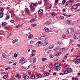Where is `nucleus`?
<instances>
[{
	"instance_id": "1",
	"label": "nucleus",
	"mask_w": 80,
	"mask_h": 80,
	"mask_svg": "<svg viewBox=\"0 0 80 80\" xmlns=\"http://www.w3.org/2000/svg\"><path fill=\"white\" fill-rule=\"evenodd\" d=\"M68 32L70 36H72L73 34V30L72 28H69L68 29Z\"/></svg>"
},
{
	"instance_id": "2",
	"label": "nucleus",
	"mask_w": 80,
	"mask_h": 80,
	"mask_svg": "<svg viewBox=\"0 0 80 80\" xmlns=\"http://www.w3.org/2000/svg\"><path fill=\"white\" fill-rule=\"evenodd\" d=\"M47 38L46 37V36L44 35L40 37V40H41L42 41H45L46 40H47Z\"/></svg>"
},
{
	"instance_id": "3",
	"label": "nucleus",
	"mask_w": 80,
	"mask_h": 80,
	"mask_svg": "<svg viewBox=\"0 0 80 80\" xmlns=\"http://www.w3.org/2000/svg\"><path fill=\"white\" fill-rule=\"evenodd\" d=\"M80 37V34L78 33H76L74 35V38L75 39H78Z\"/></svg>"
},
{
	"instance_id": "4",
	"label": "nucleus",
	"mask_w": 80,
	"mask_h": 80,
	"mask_svg": "<svg viewBox=\"0 0 80 80\" xmlns=\"http://www.w3.org/2000/svg\"><path fill=\"white\" fill-rule=\"evenodd\" d=\"M77 8H78V5L77 4L73 5L71 8L72 10H73V9H76L77 10Z\"/></svg>"
},
{
	"instance_id": "5",
	"label": "nucleus",
	"mask_w": 80,
	"mask_h": 80,
	"mask_svg": "<svg viewBox=\"0 0 80 80\" xmlns=\"http://www.w3.org/2000/svg\"><path fill=\"white\" fill-rule=\"evenodd\" d=\"M32 60L34 63H35L37 62V59H36V58L33 57L32 58Z\"/></svg>"
},
{
	"instance_id": "6",
	"label": "nucleus",
	"mask_w": 80,
	"mask_h": 80,
	"mask_svg": "<svg viewBox=\"0 0 80 80\" xmlns=\"http://www.w3.org/2000/svg\"><path fill=\"white\" fill-rule=\"evenodd\" d=\"M61 54H62V53L61 52H58V53H57L56 54V57H58L59 56H60V55H61Z\"/></svg>"
},
{
	"instance_id": "7",
	"label": "nucleus",
	"mask_w": 80,
	"mask_h": 80,
	"mask_svg": "<svg viewBox=\"0 0 80 80\" xmlns=\"http://www.w3.org/2000/svg\"><path fill=\"white\" fill-rule=\"evenodd\" d=\"M36 77L38 78H42V75L41 74H39L38 75H37Z\"/></svg>"
},
{
	"instance_id": "8",
	"label": "nucleus",
	"mask_w": 80,
	"mask_h": 80,
	"mask_svg": "<svg viewBox=\"0 0 80 80\" xmlns=\"http://www.w3.org/2000/svg\"><path fill=\"white\" fill-rule=\"evenodd\" d=\"M43 12V10H42V9H39L38 11V14H41V13H42Z\"/></svg>"
},
{
	"instance_id": "9",
	"label": "nucleus",
	"mask_w": 80,
	"mask_h": 80,
	"mask_svg": "<svg viewBox=\"0 0 80 80\" xmlns=\"http://www.w3.org/2000/svg\"><path fill=\"white\" fill-rule=\"evenodd\" d=\"M44 30L45 31V32H49V29L45 28L44 29Z\"/></svg>"
},
{
	"instance_id": "10",
	"label": "nucleus",
	"mask_w": 80,
	"mask_h": 80,
	"mask_svg": "<svg viewBox=\"0 0 80 80\" xmlns=\"http://www.w3.org/2000/svg\"><path fill=\"white\" fill-rule=\"evenodd\" d=\"M67 70V71L68 72V73H70L71 72H72V69L70 68H68V69H66Z\"/></svg>"
},
{
	"instance_id": "11",
	"label": "nucleus",
	"mask_w": 80,
	"mask_h": 80,
	"mask_svg": "<svg viewBox=\"0 0 80 80\" xmlns=\"http://www.w3.org/2000/svg\"><path fill=\"white\" fill-rule=\"evenodd\" d=\"M79 63H80V60H77V61H76L75 62V63L76 65L78 64Z\"/></svg>"
},
{
	"instance_id": "12",
	"label": "nucleus",
	"mask_w": 80,
	"mask_h": 80,
	"mask_svg": "<svg viewBox=\"0 0 80 80\" xmlns=\"http://www.w3.org/2000/svg\"><path fill=\"white\" fill-rule=\"evenodd\" d=\"M3 13L2 12H0V18L3 17Z\"/></svg>"
},
{
	"instance_id": "13",
	"label": "nucleus",
	"mask_w": 80,
	"mask_h": 80,
	"mask_svg": "<svg viewBox=\"0 0 80 80\" xmlns=\"http://www.w3.org/2000/svg\"><path fill=\"white\" fill-rule=\"evenodd\" d=\"M35 47H40V45L38 43H36L35 44Z\"/></svg>"
},
{
	"instance_id": "14",
	"label": "nucleus",
	"mask_w": 80,
	"mask_h": 80,
	"mask_svg": "<svg viewBox=\"0 0 80 80\" xmlns=\"http://www.w3.org/2000/svg\"><path fill=\"white\" fill-rule=\"evenodd\" d=\"M30 8L32 11H34L35 10V7L34 6L33 7H31Z\"/></svg>"
},
{
	"instance_id": "15",
	"label": "nucleus",
	"mask_w": 80,
	"mask_h": 80,
	"mask_svg": "<svg viewBox=\"0 0 80 80\" xmlns=\"http://www.w3.org/2000/svg\"><path fill=\"white\" fill-rule=\"evenodd\" d=\"M18 41V39H16L15 40H14L12 41V43H14L17 42Z\"/></svg>"
},
{
	"instance_id": "16",
	"label": "nucleus",
	"mask_w": 80,
	"mask_h": 80,
	"mask_svg": "<svg viewBox=\"0 0 80 80\" xmlns=\"http://www.w3.org/2000/svg\"><path fill=\"white\" fill-rule=\"evenodd\" d=\"M69 67H70V66L69 65H67L64 68L66 70H67V69H68V68H69Z\"/></svg>"
},
{
	"instance_id": "17",
	"label": "nucleus",
	"mask_w": 80,
	"mask_h": 80,
	"mask_svg": "<svg viewBox=\"0 0 80 80\" xmlns=\"http://www.w3.org/2000/svg\"><path fill=\"white\" fill-rule=\"evenodd\" d=\"M33 34H30V35L28 36V38L30 39L32 38V37H33Z\"/></svg>"
},
{
	"instance_id": "18",
	"label": "nucleus",
	"mask_w": 80,
	"mask_h": 80,
	"mask_svg": "<svg viewBox=\"0 0 80 80\" xmlns=\"http://www.w3.org/2000/svg\"><path fill=\"white\" fill-rule=\"evenodd\" d=\"M60 67L58 66H57V67L56 68V70L57 71L60 70Z\"/></svg>"
},
{
	"instance_id": "19",
	"label": "nucleus",
	"mask_w": 80,
	"mask_h": 80,
	"mask_svg": "<svg viewBox=\"0 0 80 80\" xmlns=\"http://www.w3.org/2000/svg\"><path fill=\"white\" fill-rule=\"evenodd\" d=\"M53 48V45H51L49 46V49H52V48Z\"/></svg>"
},
{
	"instance_id": "20",
	"label": "nucleus",
	"mask_w": 80,
	"mask_h": 80,
	"mask_svg": "<svg viewBox=\"0 0 80 80\" xmlns=\"http://www.w3.org/2000/svg\"><path fill=\"white\" fill-rule=\"evenodd\" d=\"M6 25H7V23L6 22H4L2 24V27H4Z\"/></svg>"
},
{
	"instance_id": "21",
	"label": "nucleus",
	"mask_w": 80,
	"mask_h": 80,
	"mask_svg": "<svg viewBox=\"0 0 80 80\" xmlns=\"http://www.w3.org/2000/svg\"><path fill=\"white\" fill-rule=\"evenodd\" d=\"M59 18L62 20V19H64V17L62 16H61L59 17Z\"/></svg>"
},
{
	"instance_id": "22",
	"label": "nucleus",
	"mask_w": 80,
	"mask_h": 80,
	"mask_svg": "<svg viewBox=\"0 0 80 80\" xmlns=\"http://www.w3.org/2000/svg\"><path fill=\"white\" fill-rule=\"evenodd\" d=\"M50 22L49 21H48L45 22V24H47V25H49V24H50Z\"/></svg>"
},
{
	"instance_id": "23",
	"label": "nucleus",
	"mask_w": 80,
	"mask_h": 80,
	"mask_svg": "<svg viewBox=\"0 0 80 80\" xmlns=\"http://www.w3.org/2000/svg\"><path fill=\"white\" fill-rule=\"evenodd\" d=\"M8 77V76L7 75H5L4 76H3V78L4 79H5L6 78H7Z\"/></svg>"
},
{
	"instance_id": "24",
	"label": "nucleus",
	"mask_w": 80,
	"mask_h": 80,
	"mask_svg": "<svg viewBox=\"0 0 80 80\" xmlns=\"http://www.w3.org/2000/svg\"><path fill=\"white\" fill-rule=\"evenodd\" d=\"M34 7V3H32L31 4V6L30 7V8H31V7Z\"/></svg>"
},
{
	"instance_id": "25",
	"label": "nucleus",
	"mask_w": 80,
	"mask_h": 80,
	"mask_svg": "<svg viewBox=\"0 0 80 80\" xmlns=\"http://www.w3.org/2000/svg\"><path fill=\"white\" fill-rule=\"evenodd\" d=\"M45 60H47V58H43L42 59V62H45Z\"/></svg>"
},
{
	"instance_id": "26",
	"label": "nucleus",
	"mask_w": 80,
	"mask_h": 80,
	"mask_svg": "<svg viewBox=\"0 0 80 80\" xmlns=\"http://www.w3.org/2000/svg\"><path fill=\"white\" fill-rule=\"evenodd\" d=\"M2 57L3 58H5V57H6L5 54L3 53L2 54Z\"/></svg>"
},
{
	"instance_id": "27",
	"label": "nucleus",
	"mask_w": 80,
	"mask_h": 80,
	"mask_svg": "<svg viewBox=\"0 0 80 80\" xmlns=\"http://www.w3.org/2000/svg\"><path fill=\"white\" fill-rule=\"evenodd\" d=\"M64 74H68V73H69L68 72V71H67V70H66L64 72Z\"/></svg>"
},
{
	"instance_id": "28",
	"label": "nucleus",
	"mask_w": 80,
	"mask_h": 80,
	"mask_svg": "<svg viewBox=\"0 0 80 80\" xmlns=\"http://www.w3.org/2000/svg\"><path fill=\"white\" fill-rule=\"evenodd\" d=\"M29 77L28 76H26L24 77L25 79H28Z\"/></svg>"
},
{
	"instance_id": "29",
	"label": "nucleus",
	"mask_w": 80,
	"mask_h": 80,
	"mask_svg": "<svg viewBox=\"0 0 80 80\" xmlns=\"http://www.w3.org/2000/svg\"><path fill=\"white\" fill-rule=\"evenodd\" d=\"M44 75L45 76H48L49 75V73L48 72L44 74Z\"/></svg>"
},
{
	"instance_id": "30",
	"label": "nucleus",
	"mask_w": 80,
	"mask_h": 80,
	"mask_svg": "<svg viewBox=\"0 0 80 80\" xmlns=\"http://www.w3.org/2000/svg\"><path fill=\"white\" fill-rule=\"evenodd\" d=\"M31 25V26H32L33 27H36L37 26V24H32Z\"/></svg>"
},
{
	"instance_id": "31",
	"label": "nucleus",
	"mask_w": 80,
	"mask_h": 80,
	"mask_svg": "<svg viewBox=\"0 0 80 80\" xmlns=\"http://www.w3.org/2000/svg\"><path fill=\"white\" fill-rule=\"evenodd\" d=\"M30 66H29L28 67H23V68H24V69H28V67H30Z\"/></svg>"
},
{
	"instance_id": "32",
	"label": "nucleus",
	"mask_w": 80,
	"mask_h": 80,
	"mask_svg": "<svg viewBox=\"0 0 80 80\" xmlns=\"http://www.w3.org/2000/svg\"><path fill=\"white\" fill-rule=\"evenodd\" d=\"M26 61L25 59H24L23 60H22V63H25V62Z\"/></svg>"
},
{
	"instance_id": "33",
	"label": "nucleus",
	"mask_w": 80,
	"mask_h": 80,
	"mask_svg": "<svg viewBox=\"0 0 80 80\" xmlns=\"http://www.w3.org/2000/svg\"><path fill=\"white\" fill-rule=\"evenodd\" d=\"M67 22H68L69 23H72V22L70 20H68L67 21Z\"/></svg>"
},
{
	"instance_id": "34",
	"label": "nucleus",
	"mask_w": 80,
	"mask_h": 80,
	"mask_svg": "<svg viewBox=\"0 0 80 80\" xmlns=\"http://www.w3.org/2000/svg\"><path fill=\"white\" fill-rule=\"evenodd\" d=\"M32 79H35V76H32L31 77Z\"/></svg>"
},
{
	"instance_id": "35",
	"label": "nucleus",
	"mask_w": 80,
	"mask_h": 80,
	"mask_svg": "<svg viewBox=\"0 0 80 80\" xmlns=\"http://www.w3.org/2000/svg\"><path fill=\"white\" fill-rule=\"evenodd\" d=\"M34 42L33 40H31L30 42L31 44H33V43H34Z\"/></svg>"
},
{
	"instance_id": "36",
	"label": "nucleus",
	"mask_w": 80,
	"mask_h": 80,
	"mask_svg": "<svg viewBox=\"0 0 80 80\" xmlns=\"http://www.w3.org/2000/svg\"><path fill=\"white\" fill-rule=\"evenodd\" d=\"M37 5H38V3L37 2H35V3H34V7H35L37 6Z\"/></svg>"
},
{
	"instance_id": "37",
	"label": "nucleus",
	"mask_w": 80,
	"mask_h": 80,
	"mask_svg": "<svg viewBox=\"0 0 80 80\" xmlns=\"http://www.w3.org/2000/svg\"><path fill=\"white\" fill-rule=\"evenodd\" d=\"M76 58H77V60H80V56H78Z\"/></svg>"
},
{
	"instance_id": "38",
	"label": "nucleus",
	"mask_w": 80,
	"mask_h": 80,
	"mask_svg": "<svg viewBox=\"0 0 80 80\" xmlns=\"http://www.w3.org/2000/svg\"><path fill=\"white\" fill-rule=\"evenodd\" d=\"M14 56L15 58H16V57H17V56H18V55L17 54H16L15 53L14 54Z\"/></svg>"
},
{
	"instance_id": "39",
	"label": "nucleus",
	"mask_w": 80,
	"mask_h": 80,
	"mask_svg": "<svg viewBox=\"0 0 80 80\" xmlns=\"http://www.w3.org/2000/svg\"><path fill=\"white\" fill-rule=\"evenodd\" d=\"M43 2H44L45 4L46 5H47V0H44Z\"/></svg>"
},
{
	"instance_id": "40",
	"label": "nucleus",
	"mask_w": 80,
	"mask_h": 80,
	"mask_svg": "<svg viewBox=\"0 0 80 80\" xmlns=\"http://www.w3.org/2000/svg\"><path fill=\"white\" fill-rule=\"evenodd\" d=\"M44 43L45 45H47L48 43V41H45L44 42Z\"/></svg>"
},
{
	"instance_id": "41",
	"label": "nucleus",
	"mask_w": 80,
	"mask_h": 80,
	"mask_svg": "<svg viewBox=\"0 0 80 80\" xmlns=\"http://www.w3.org/2000/svg\"><path fill=\"white\" fill-rule=\"evenodd\" d=\"M29 47H30V48H33V47H35V46H33L32 45H30Z\"/></svg>"
},
{
	"instance_id": "42",
	"label": "nucleus",
	"mask_w": 80,
	"mask_h": 80,
	"mask_svg": "<svg viewBox=\"0 0 80 80\" xmlns=\"http://www.w3.org/2000/svg\"><path fill=\"white\" fill-rule=\"evenodd\" d=\"M71 43H72V40L70 39L69 44H70Z\"/></svg>"
},
{
	"instance_id": "43",
	"label": "nucleus",
	"mask_w": 80,
	"mask_h": 80,
	"mask_svg": "<svg viewBox=\"0 0 80 80\" xmlns=\"http://www.w3.org/2000/svg\"><path fill=\"white\" fill-rule=\"evenodd\" d=\"M51 7H52V4H50V5L48 7V8H51Z\"/></svg>"
},
{
	"instance_id": "44",
	"label": "nucleus",
	"mask_w": 80,
	"mask_h": 80,
	"mask_svg": "<svg viewBox=\"0 0 80 80\" xmlns=\"http://www.w3.org/2000/svg\"><path fill=\"white\" fill-rule=\"evenodd\" d=\"M24 11L25 12L26 11H28V8H26Z\"/></svg>"
},
{
	"instance_id": "45",
	"label": "nucleus",
	"mask_w": 80,
	"mask_h": 80,
	"mask_svg": "<svg viewBox=\"0 0 80 80\" xmlns=\"http://www.w3.org/2000/svg\"><path fill=\"white\" fill-rule=\"evenodd\" d=\"M35 50H32V53H35Z\"/></svg>"
},
{
	"instance_id": "46",
	"label": "nucleus",
	"mask_w": 80,
	"mask_h": 80,
	"mask_svg": "<svg viewBox=\"0 0 80 80\" xmlns=\"http://www.w3.org/2000/svg\"><path fill=\"white\" fill-rule=\"evenodd\" d=\"M20 75L19 74H16L15 75V77H18Z\"/></svg>"
},
{
	"instance_id": "47",
	"label": "nucleus",
	"mask_w": 80,
	"mask_h": 80,
	"mask_svg": "<svg viewBox=\"0 0 80 80\" xmlns=\"http://www.w3.org/2000/svg\"><path fill=\"white\" fill-rule=\"evenodd\" d=\"M9 18V16H7L6 18V20H8Z\"/></svg>"
},
{
	"instance_id": "48",
	"label": "nucleus",
	"mask_w": 80,
	"mask_h": 80,
	"mask_svg": "<svg viewBox=\"0 0 80 80\" xmlns=\"http://www.w3.org/2000/svg\"><path fill=\"white\" fill-rule=\"evenodd\" d=\"M62 3L63 4H65V0H63V1H62Z\"/></svg>"
},
{
	"instance_id": "49",
	"label": "nucleus",
	"mask_w": 80,
	"mask_h": 80,
	"mask_svg": "<svg viewBox=\"0 0 80 80\" xmlns=\"http://www.w3.org/2000/svg\"><path fill=\"white\" fill-rule=\"evenodd\" d=\"M52 17H54V16H55V13L54 12H53L52 13Z\"/></svg>"
},
{
	"instance_id": "50",
	"label": "nucleus",
	"mask_w": 80,
	"mask_h": 80,
	"mask_svg": "<svg viewBox=\"0 0 80 80\" xmlns=\"http://www.w3.org/2000/svg\"><path fill=\"white\" fill-rule=\"evenodd\" d=\"M66 37V35H65V34H63L62 35V37H63V38H65V37Z\"/></svg>"
},
{
	"instance_id": "51",
	"label": "nucleus",
	"mask_w": 80,
	"mask_h": 80,
	"mask_svg": "<svg viewBox=\"0 0 80 80\" xmlns=\"http://www.w3.org/2000/svg\"><path fill=\"white\" fill-rule=\"evenodd\" d=\"M9 69H10V67H8V68H5V70H9Z\"/></svg>"
},
{
	"instance_id": "52",
	"label": "nucleus",
	"mask_w": 80,
	"mask_h": 80,
	"mask_svg": "<svg viewBox=\"0 0 80 80\" xmlns=\"http://www.w3.org/2000/svg\"><path fill=\"white\" fill-rule=\"evenodd\" d=\"M19 44L17 43L16 45V47H19Z\"/></svg>"
},
{
	"instance_id": "53",
	"label": "nucleus",
	"mask_w": 80,
	"mask_h": 80,
	"mask_svg": "<svg viewBox=\"0 0 80 80\" xmlns=\"http://www.w3.org/2000/svg\"><path fill=\"white\" fill-rule=\"evenodd\" d=\"M19 63H22V61L20 59L19 62Z\"/></svg>"
},
{
	"instance_id": "54",
	"label": "nucleus",
	"mask_w": 80,
	"mask_h": 80,
	"mask_svg": "<svg viewBox=\"0 0 80 80\" xmlns=\"http://www.w3.org/2000/svg\"><path fill=\"white\" fill-rule=\"evenodd\" d=\"M50 58H53V55H50V56H49Z\"/></svg>"
},
{
	"instance_id": "55",
	"label": "nucleus",
	"mask_w": 80,
	"mask_h": 80,
	"mask_svg": "<svg viewBox=\"0 0 80 80\" xmlns=\"http://www.w3.org/2000/svg\"><path fill=\"white\" fill-rule=\"evenodd\" d=\"M37 43H38V44L40 45V44L41 43V41H38V42Z\"/></svg>"
},
{
	"instance_id": "56",
	"label": "nucleus",
	"mask_w": 80,
	"mask_h": 80,
	"mask_svg": "<svg viewBox=\"0 0 80 80\" xmlns=\"http://www.w3.org/2000/svg\"><path fill=\"white\" fill-rule=\"evenodd\" d=\"M10 22L11 23H14V20H12L10 21Z\"/></svg>"
},
{
	"instance_id": "57",
	"label": "nucleus",
	"mask_w": 80,
	"mask_h": 80,
	"mask_svg": "<svg viewBox=\"0 0 80 80\" xmlns=\"http://www.w3.org/2000/svg\"><path fill=\"white\" fill-rule=\"evenodd\" d=\"M38 3L39 5H41L42 4V2H40V1H39L38 2Z\"/></svg>"
},
{
	"instance_id": "58",
	"label": "nucleus",
	"mask_w": 80,
	"mask_h": 80,
	"mask_svg": "<svg viewBox=\"0 0 80 80\" xmlns=\"http://www.w3.org/2000/svg\"><path fill=\"white\" fill-rule=\"evenodd\" d=\"M68 5V2H67L66 3V4H65V5Z\"/></svg>"
},
{
	"instance_id": "59",
	"label": "nucleus",
	"mask_w": 80,
	"mask_h": 80,
	"mask_svg": "<svg viewBox=\"0 0 80 80\" xmlns=\"http://www.w3.org/2000/svg\"><path fill=\"white\" fill-rule=\"evenodd\" d=\"M4 10V9H3V8H1V12H3V11Z\"/></svg>"
},
{
	"instance_id": "60",
	"label": "nucleus",
	"mask_w": 80,
	"mask_h": 80,
	"mask_svg": "<svg viewBox=\"0 0 80 80\" xmlns=\"http://www.w3.org/2000/svg\"><path fill=\"white\" fill-rule=\"evenodd\" d=\"M58 43L59 45H60V44H61V42H60V41H58Z\"/></svg>"
},
{
	"instance_id": "61",
	"label": "nucleus",
	"mask_w": 80,
	"mask_h": 80,
	"mask_svg": "<svg viewBox=\"0 0 80 80\" xmlns=\"http://www.w3.org/2000/svg\"><path fill=\"white\" fill-rule=\"evenodd\" d=\"M20 26V25H17L16 26V28H18V27H19Z\"/></svg>"
},
{
	"instance_id": "62",
	"label": "nucleus",
	"mask_w": 80,
	"mask_h": 80,
	"mask_svg": "<svg viewBox=\"0 0 80 80\" xmlns=\"http://www.w3.org/2000/svg\"><path fill=\"white\" fill-rule=\"evenodd\" d=\"M67 58V56H65V57H64V59H66V58Z\"/></svg>"
},
{
	"instance_id": "63",
	"label": "nucleus",
	"mask_w": 80,
	"mask_h": 80,
	"mask_svg": "<svg viewBox=\"0 0 80 80\" xmlns=\"http://www.w3.org/2000/svg\"><path fill=\"white\" fill-rule=\"evenodd\" d=\"M58 2V0H55V3H57Z\"/></svg>"
},
{
	"instance_id": "64",
	"label": "nucleus",
	"mask_w": 80,
	"mask_h": 80,
	"mask_svg": "<svg viewBox=\"0 0 80 80\" xmlns=\"http://www.w3.org/2000/svg\"><path fill=\"white\" fill-rule=\"evenodd\" d=\"M32 54H31V55L32 56H34V55H35V53H32Z\"/></svg>"
}]
</instances>
